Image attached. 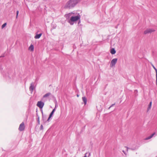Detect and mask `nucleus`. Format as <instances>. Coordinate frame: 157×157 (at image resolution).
<instances>
[{
    "label": "nucleus",
    "mask_w": 157,
    "mask_h": 157,
    "mask_svg": "<svg viewBox=\"0 0 157 157\" xmlns=\"http://www.w3.org/2000/svg\"><path fill=\"white\" fill-rule=\"evenodd\" d=\"M6 25V23H5L2 25V28H3Z\"/></svg>",
    "instance_id": "obj_17"
},
{
    "label": "nucleus",
    "mask_w": 157,
    "mask_h": 157,
    "mask_svg": "<svg viewBox=\"0 0 157 157\" xmlns=\"http://www.w3.org/2000/svg\"><path fill=\"white\" fill-rule=\"evenodd\" d=\"M43 129V126L41 124L40 126V129L41 130H42V129Z\"/></svg>",
    "instance_id": "obj_24"
},
{
    "label": "nucleus",
    "mask_w": 157,
    "mask_h": 157,
    "mask_svg": "<svg viewBox=\"0 0 157 157\" xmlns=\"http://www.w3.org/2000/svg\"><path fill=\"white\" fill-rule=\"evenodd\" d=\"M116 52V51L114 48H112L111 49L110 51V53L112 54H114Z\"/></svg>",
    "instance_id": "obj_13"
},
{
    "label": "nucleus",
    "mask_w": 157,
    "mask_h": 157,
    "mask_svg": "<svg viewBox=\"0 0 157 157\" xmlns=\"http://www.w3.org/2000/svg\"><path fill=\"white\" fill-rule=\"evenodd\" d=\"M80 21H79L78 22V24H79V23H80Z\"/></svg>",
    "instance_id": "obj_31"
},
{
    "label": "nucleus",
    "mask_w": 157,
    "mask_h": 157,
    "mask_svg": "<svg viewBox=\"0 0 157 157\" xmlns=\"http://www.w3.org/2000/svg\"><path fill=\"white\" fill-rule=\"evenodd\" d=\"M80 0H69L66 4L64 7L66 9H71L75 7Z\"/></svg>",
    "instance_id": "obj_1"
},
{
    "label": "nucleus",
    "mask_w": 157,
    "mask_h": 157,
    "mask_svg": "<svg viewBox=\"0 0 157 157\" xmlns=\"http://www.w3.org/2000/svg\"><path fill=\"white\" fill-rule=\"evenodd\" d=\"M155 133L154 132V133H153L151 135H150V136L147 137L146 139H145V140H149V139H150L154 135H155Z\"/></svg>",
    "instance_id": "obj_11"
},
{
    "label": "nucleus",
    "mask_w": 157,
    "mask_h": 157,
    "mask_svg": "<svg viewBox=\"0 0 157 157\" xmlns=\"http://www.w3.org/2000/svg\"><path fill=\"white\" fill-rule=\"evenodd\" d=\"M81 16L78 13L77 16H71L70 19L68 21L69 23L71 25L74 24V22L75 21L80 19Z\"/></svg>",
    "instance_id": "obj_2"
},
{
    "label": "nucleus",
    "mask_w": 157,
    "mask_h": 157,
    "mask_svg": "<svg viewBox=\"0 0 157 157\" xmlns=\"http://www.w3.org/2000/svg\"><path fill=\"white\" fill-rule=\"evenodd\" d=\"M38 32H37L36 34V35H35V36H34V38L36 39H39L40 37L41 36H42V33H40L39 34H38L37 33Z\"/></svg>",
    "instance_id": "obj_8"
},
{
    "label": "nucleus",
    "mask_w": 157,
    "mask_h": 157,
    "mask_svg": "<svg viewBox=\"0 0 157 157\" xmlns=\"http://www.w3.org/2000/svg\"><path fill=\"white\" fill-rule=\"evenodd\" d=\"M25 127L24 124L23 122H22L19 126V130L21 131H22L25 129Z\"/></svg>",
    "instance_id": "obj_6"
},
{
    "label": "nucleus",
    "mask_w": 157,
    "mask_h": 157,
    "mask_svg": "<svg viewBox=\"0 0 157 157\" xmlns=\"http://www.w3.org/2000/svg\"><path fill=\"white\" fill-rule=\"evenodd\" d=\"M155 30L152 29H147L144 32V34H147L148 33H151L152 32H154Z\"/></svg>",
    "instance_id": "obj_3"
},
{
    "label": "nucleus",
    "mask_w": 157,
    "mask_h": 157,
    "mask_svg": "<svg viewBox=\"0 0 157 157\" xmlns=\"http://www.w3.org/2000/svg\"><path fill=\"white\" fill-rule=\"evenodd\" d=\"M151 65L153 67V68L155 69V71L156 76H157V69H156V68L151 63Z\"/></svg>",
    "instance_id": "obj_15"
},
{
    "label": "nucleus",
    "mask_w": 157,
    "mask_h": 157,
    "mask_svg": "<svg viewBox=\"0 0 157 157\" xmlns=\"http://www.w3.org/2000/svg\"><path fill=\"white\" fill-rule=\"evenodd\" d=\"M53 113H54L52 112L50 114L49 116H50L51 117H52L53 115Z\"/></svg>",
    "instance_id": "obj_22"
},
{
    "label": "nucleus",
    "mask_w": 157,
    "mask_h": 157,
    "mask_svg": "<svg viewBox=\"0 0 157 157\" xmlns=\"http://www.w3.org/2000/svg\"><path fill=\"white\" fill-rule=\"evenodd\" d=\"M55 111V108H54V109H53L52 112H53V113H54Z\"/></svg>",
    "instance_id": "obj_27"
},
{
    "label": "nucleus",
    "mask_w": 157,
    "mask_h": 157,
    "mask_svg": "<svg viewBox=\"0 0 157 157\" xmlns=\"http://www.w3.org/2000/svg\"><path fill=\"white\" fill-rule=\"evenodd\" d=\"M126 147V148H127V151H128V149H130L132 150H134L135 149H134V148H129L128 147Z\"/></svg>",
    "instance_id": "obj_18"
},
{
    "label": "nucleus",
    "mask_w": 157,
    "mask_h": 157,
    "mask_svg": "<svg viewBox=\"0 0 157 157\" xmlns=\"http://www.w3.org/2000/svg\"><path fill=\"white\" fill-rule=\"evenodd\" d=\"M156 84L157 86V76H156Z\"/></svg>",
    "instance_id": "obj_28"
},
{
    "label": "nucleus",
    "mask_w": 157,
    "mask_h": 157,
    "mask_svg": "<svg viewBox=\"0 0 157 157\" xmlns=\"http://www.w3.org/2000/svg\"><path fill=\"white\" fill-rule=\"evenodd\" d=\"M77 96L78 97L79 96V95H77Z\"/></svg>",
    "instance_id": "obj_32"
},
{
    "label": "nucleus",
    "mask_w": 157,
    "mask_h": 157,
    "mask_svg": "<svg viewBox=\"0 0 157 157\" xmlns=\"http://www.w3.org/2000/svg\"><path fill=\"white\" fill-rule=\"evenodd\" d=\"M29 49L31 51H33L34 50V46L33 45L31 44L29 47Z\"/></svg>",
    "instance_id": "obj_14"
},
{
    "label": "nucleus",
    "mask_w": 157,
    "mask_h": 157,
    "mask_svg": "<svg viewBox=\"0 0 157 157\" xmlns=\"http://www.w3.org/2000/svg\"><path fill=\"white\" fill-rule=\"evenodd\" d=\"M73 14V13H69L68 14H67L66 15V17L67 18V19L69 18L70 17H71V15Z\"/></svg>",
    "instance_id": "obj_12"
},
{
    "label": "nucleus",
    "mask_w": 157,
    "mask_h": 157,
    "mask_svg": "<svg viewBox=\"0 0 157 157\" xmlns=\"http://www.w3.org/2000/svg\"><path fill=\"white\" fill-rule=\"evenodd\" d=\"M122 151L124 152V154H125V155L126 154V153L124 151V150H123Z\"/></svg>",
    "instance_id": "obj_29"
},
{
    "label": "nucleus",
    "mask_w": 157,
    "mask_h": 157,
    "mask_svg": "<svg viewBox=\"0 0 157 157\" xmlns=\"http://www.w3.org/2000/svg\"><path fill=\"white\" fill-rule=\"evenodd\" d=\"M90 155V153H89V155Z\"/></svg>",
    "instance_id": "obj_33"
},
{
    "label": "nucleus",
    "mask_w": 157,
    "mask_h": 157,
    "mask_svg": "<svg viewBox=\"0 0 157 157\" xmlns=\"http://www.w3.org/2000/svg\"><path fill=\"white\" fill-rule=\"evenodd\" d=\"M34 83L33 82H32L30 84V86L29 88V90L30 91H31V92L32 93L34 89Z\"/></svg>",
    "instance_id": "obj_7"
},
{
    "label": "nucleus",
    "mask_w": 157,
    "mask_h": 157,
    "mask_svg": "<svg viewBox=\"0 0 157 157\" xmlns=\"http://www.w3.org/2000/svg\"><path fill=\"white\" fill-rule=\"evenodd\" d=\"M19 13V11L17 10L16 12V18L17 17V16Z\"/></svg>",
    "instance_id": "obj_21"
},
{
    "label": "nucleus",
    "mask_w": 157,
    "mask_h": 157,
    "mask_svg": "<svg viewBox=\"0 0 157 157\" xmlns=\"http://www.w3.org/2000/svg\"><path fill=\"white\" fill-rule=\"evenodd\" d=\"M87 154H88V153H86L85 154V156H84V157H87V156H86V155H87Z\"/></svg>",
    "instance_id": "obj_30"
},
{
    "label": "nucleus",
    "mask_w": 157,
    "mask_h": 157,
    "mask_svg": "<svg viewBox=\"0 0 157 157\" xmlns=\"http://www.w3.org/2000/svg\"><path fill=\"white\" fill-rule=\"evenodd\" d=\"M138 91L137 90H136L134 91V93L136 95H137Z\"/></svg>",
    "instance_id": "obj_19"
},
{
    "label": "nucleus",
    "mask_w": 157,
    "mask_h": 157,
    "mask_svg": "<svg viewBox=\"0 0 157 157\" xmlns=\"http://www.w3.org/2000/svg\"><path fill=\"white\" fill-rule=\"evenodd\" d=\"M151 104H152V102L151 101L149 104L147 108L148 110L150 109H151Z\"/></svg>",
    "instance_id": "obj_16"
},
{
    "label": "nucleus",
    "mask_w": 157,
    "mask_h": 157,
    "mask_svg": "<svg viewBox=\"0 0 157 157\" xmlns=\"http://www.w3.org/2000/svg\"><path fill=\"white\" fill-rule=\"evenodd\" d=\"M55 111V108H54V109H53L52 112H53V113H54Z\"/></svg>",
    "instance_id": "obj_26"
},
{
    "label": "nucleus",
    "mask_w": 157,
    "mask_h": 157,
    "mask_svg": "<svg viewBox=\"0 0 157 157\" xmlns=\"http://www.w3.org/2000/svg\"><path fill=\"white\" fill-rule=\"evenodd\" d=\"M115 105V103H114L113 104H112L109 108V109L111 107H113V105Z\"/></svg>",
    "instance_id": "obj_23"
},
{
    "label": "nucleus",
    "mask_w": 157,
    "mask_h": 157,
    "mask_svg": "<svg viewBox=\"0 0 157 157\" xmlns=\"http://www.w3.org/2000/svg\"><path fill=\"white\" fill-rule=\"evenodd\" d=\"M51 95V93H50V92L48 93H46V94H44L43 96V98H44L47 97H48L50 95Z\"/></svg>",
    "instance_id": "obj_10"
},
{
    "label": "nucleus",
    "mask_w": 157,
    "mask_h": 157,
    "mask_svg": "<svg viewBox=\"0 0 157 157\" xmlns=\"http://www.w3.org/2000/svg\"><path fill=\"white\" fill-rule=\"evenodd\" d=\"M117 60V58H114L111 61L110 66L111 67L115 66V64L116 63Z\"/></svg>",
    "instance_id": "obj_4"
},
{
    "label": "nucleus",
    "mask_w": 157,
    "mask_h": 157,
    "mask_svg": "<svg viewBox=\"0 0 157 157\" xmlns=\"http://www.w3.org/2000/svg\"><path fill=\"white\" fill-rule=\"evenodd\" d=\"M83 101L84 102V105H86V104L87 100L85 97H83L82 98Z\"/></svg>",
    "instance_id": "obj_9"
},
{
    "label": "nucleus",
    "mask_w": 157,
    "mask_h": 157,
    "mask_svg": "<svg viewBox=\"0 0 157 157\" xmlns=\"http://www.w3.org/2000/svg\"><path fill=\"white\" fill-rule=\"evenodd\" d=\"M37 122L39 124H40V118L39 117H38L37 118Z\"/></svg>",
    "instance_id": "obj_20"
},
{
    "label": "nucleus",
    "mask_w": 157,
    "mask_h": 157,
    "mask_svg": "<svg viewBox=\"0 0 157 157\" xmlns=\"http://www.w3.org/2000/svg\"><path fill=\"white\" fill-rule=\"evenodd\" d=\"M51 117L50 116H49V117H48V119L47 120V121H48L50 120V119L51 118V117Z\"/></svg>",
    "instance_id": "obj_25"
},
{
    "label": "nucleus",
    "mask_w": 157,
    "mask_h": 157,
    "mask_svg": "<svg viewBox=\"0 0 157 157\" xmlns=\"http://www.w3.org/2000/svg\"><path fill=\"white\" fill-rule=\"evenodd\" d=\"M44 103L43 102L41 101H38L36 105L40 109H41L43 108L44 105Z\"/></svg>",
    "instance_id": "obj_5"
}]
</instances>
